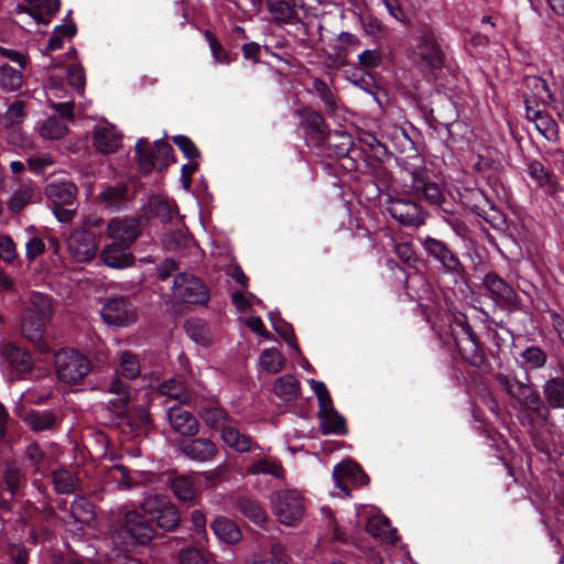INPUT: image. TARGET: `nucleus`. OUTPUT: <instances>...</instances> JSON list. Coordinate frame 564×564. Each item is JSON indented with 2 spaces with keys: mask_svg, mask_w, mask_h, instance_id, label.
Segmentation results:
<instances>
[{
  "mask_svg": "<svg viewBox=\"0 0 564 564\" xmlns=\"http://www.w3.org/2000/svg\"><path fill=\"white\" fill-rule=\"evenodd\" d=\"M246 474L251 476L270 475L281 479L284 477V468L279 460L263 457L250 464L246 469Z\"/></svg>",
  "mask_w": 564,
  "mask_h": 564,
  "instance_id": "obj_36",
  "label": "nucleus"
},
{
  "mask_svg": "<svg viewBox=\"0 0 564 564\" xmlns=\"http://www.w3.org/2000/svg\"><path fill=\"white\" fill-rule=\"evenodd\" d=\"M34 189L29 184H22L14 191L8 202V208L18 213L32 202Z\"/></svg>",
  "mask_w": 564,
  "mask_h": 564,
  "instance_id": "obj_53",
  "label": "nucleus"
},
{
  "mask_svg": "<svg viewBox=\"0 0 564 564\" xmlns=\"http://www.w3.org/2000/svg\"><path fill=\"white\" fill-rule=\"evenodd\" d=\"M140 372L141 368L138 357L130 351L121 352L117 375L122 376L127 380H133L139 377Z\"/></svg>",
  "mask_w": 564,
  "mask_h": 564,
  "instance_id": "obj_49",
  "label": "nucleus"
},
{
  "mask_svg": "<svg viewBox=\"0 0 564 564\" xmlns=\"http://www.w3.org/2000/svg\"><path fill=\"white\" fill-rule=\"evenodd\" d=\"M200 419L203 422L213 430H220L224 431V427H227L229 425V416L228 413L223 409L218 406H209L204 408L199 413Z\"/></svg>",
  "mask_w": 564,
  "mask_h": 564,
  "instance_id": "obj_45",
  "label": "nucleus"
},
{
  "mask_svg": "<svg viewBox=\"0 0 564 564\" xmlns=\"http://www.w3.org/2000/svg\"><path fill=\"white\" fill-rule=\"evenodd\" d=\"M221 438L227 446L238 453H247L251 448V438L230 424L224 427Z\"/></svg>",
  "mask_w": 564,
  "mask_h": 564,
  "instance_id": "obj_43",
  "label": "nucleus"
},
{
  "mask_svg": "<svg viewBox=\"0 0 564 564\" xmlns=\"http://www.w3.org/2000/svg\"><path fill=\"white\" fill-rule=\"evenodd\" d=\"M130 247L111 242L106 245L100 253L102 262L112 269H126L134 263V256L130 252Z\"/></svg>",
  "mask_w": 564,
  "mask_h": 564,
  "instance_id": "obj_20",
  "label": "nucleus"
},
{
  "mask_svg": "<svg viewBox=\"0 0 564 564\" xmlns=\"http://www.w3.org/2000/svg\"><path fill=\"white\" fill-rule=\"evenodd\" d=\"M390 524L387 519L381 517L370 518L366 524V530L368 533L376 538L384 539L387 533L389 532Z\"/></svg>",
  "mask_w": 564,
  "mask_h": 564,
  "instance_id": "obj_63",
  "label": "nucleus"
},
{
  "mask_svg": "<svg viewBox=\"0 0 564 564\" xmlns=\"http://www.w3.org/2000/svg\"><path fill=\"white\" fill-rule=\"evenodd\" d=\"M121 144V135L113 127H97L93 132V145L102 154L116 152Z\"/></svg>",
  "mask_w": 564,
  "mask_h": 564,
  "instance_id": "obj_23",
  "label": "nucleus"
},
{
  "mask_svg": "<svg viewBox=\"0 0 564 564\" xmlns=\"http://www.w3.org/2000/svg\"><path fill=\"white\" fill-rule=\"evenodd\" d=\"M186 334L197 344L208 345L212 341V335L206 322L199 318H192L185 322Z\"/></svg>",
  "mask_w": 564,
  "mask_h": 564,
  "instance_id": "obj_48",
  "label": "nucleus"
},
{
  "mask_svg": "<svg viewBox=\"0 0 564 564\" xmlns=\"http://www.w3.org/2000/svg\"><path fill=\"white\" fill-rule=\"evenodd\" d=\"M272 512L284 525H295L305 514V499L295 489H282L271 496Z\"/></svg>",
  "mask_w": 564,
  "mask_h": 564,
  "instance_id": "obj_6",
  "label": "nucleus"
},
{
  "mask_svg": "<svg viewBox=\"0 0 564 564\" xmlns=\"http://www.w3.org/2000/svg\"><path fill=\"white\" fill-rule=\"evenodd\" d=\"M163 243L169 251L191 249L193 246H195L194 238L189 234L188 229L184 226L166 232L163 239Z\"/></svg>",
  "mask_w": 564,
  "mask_h": 564,
  "instance_id": "obj_35",
  "label": "nucleus"
},
{
  "mask_svg": "<svg viewBox=\"0 0 564 564\" xmlns=\"http://www.w3.org/2000/svg\"><path fill=\"white\" fill-rule=\"evenodd\" d=\"M238 510L258 525L268 520V514L262 506L251 497H239L236 501Z\"/></svg>",
  "mask_w": 564,
  "mask_h": 564,
  "instance_id": "obj_40",
  "label": "nucleus"
},
{
  "mask_svg": "<svg viewBox=\"0 0 564 564\" xmlns=\"http://www.w3.org/2000/svg\"><path fill=\"white\" fill-rule=\"evenodd\" d=\"M135 154L139 166L143 172L149 173L158 169L156 152L153 150V144L148 140L141 139L137 142Z\"/></svg>",
  "mask_w": 564,
  "mask_h": 564,
  "instance_id": "obj_44",
  "label": "nucleus"
},
{
  "mask_svg": "<svg viewBox=\"0 0 564 564\" xmlns=\"http://www.w3.org/2000/svg\"><path fill=\"white\" fill-rule=\"evenodd\" d=\"M394 252L398 259L409 267H413L417 261L416 252L410 242L394 243Z\"/></svg>",
  "mask_w": 564,
  "mask_h": 564,
  "instance_id": "obj_61",
  "label": "nucleus"
},
{
  "mask_svg": "<svg viewBox=\"0 0 564 564\" xmlns=\"http://www.w3.org/2000/svg\"><path fill=\"white\" fill-rule=\"evenodd\" d=\"M524 365L530 369L543 368L549 359L547 352L539 346H529L520 354Z\"/></svg>",
  "mask_w": 564,
  "mask_h": 564,
  "instance_id": "obj_52",
  "label": "nucleus"
},
{
  "mask_svg": "<svg viewBox=\"0 0 564 564\" xmlns=\"http://www.w3.org/2000/svg\"><path fill=\"white\" fill-rule=\"evenodd\" d=\"M141 234V226L134 217H115L106 229V235L112 242L131 247Z\"/></svg>",
  "mask_w": 564,
  "mask_h": 564,
  "instance_id": "obj_13",
  "label": "nucleus"
},
{
  "mask_svg": "<svg viewBox=\"0 0 564 564\" xmlns=\"http://www.w3.org/2000/svg\"><path fill=\"white\" fill-rule=\"evenodd\" d=\"M29 7L25 11L37 22L48 23L51 17H53L59 10V0H25Z\"/></svg>",
  "mask_w": 564,
  "mask_h": 564,
  "instance_id": "obj_30",
  "label": "nucleus"
},
{
  "mask_svg": "<svg viewBox=\"0 0 564 564\" xmlns=\"http://www.w3.org/2000/svg\"><path fill=\"white\" fill-rule=\"evenodd\" d=\"M160 392L182 403L189 401V397L182 381L170 379L160 384Z\"/></svg>",
  "mask_w": 564,
  "mask_h": 564,
  "instance_id": "obj_55",
  "label": "nucleus"
},
{
  "mask_svg": "<svg viewBox=\"0 0 564 564\" xmlns=\"http://www.w3.org/2000/svg\"><path fill=\"white\" fill-rule=\"evenodd\" d=\"M541 398L550 413L564 408V375L547 378L542 384Z\"/></svg>",
  "mask_w": 564,
  "mask_h": 564,
  "instance_id": "obj_22",
  "label": "nucleus"
},
{
  "mask_svg": "<svg viewBox=\"0 0 564 564\" xmlns=\"http://www.w3.org/2000/svg\"><path fill=\"white\" fill-rule=\"evenodd\" d=\"M150 214L162 223H170L177 216V206L161 196H153L149 199Z\"/></svg>",
  "mask_w": 564,
  "mask_h": 564,
  "instance_id": "obj_37",
  "label": "nucleus"
},
{
  "mask_svg": "<svg viewBox=\"0 0 564 564\" xmlns=\"http://www.w3.org/2000/svg\"><path fill=\"white\" fill-rule=\"evenodd\" d=\"M48 321L40 318L31 311H24L21 316L20 333L42 354L50 351L48 344L44 340L45 324Z\"/></svg>",
  "mask_w": 564,
  "mask_h": 564,
  "instance_id": "obj_14",
  "label": "nucleus"
},
{
  "mask_svg": "<svg viewBox=\"0 0 564 564\" xmlns=\"http://www.w3.org/2000/svg\"><path fill=\"white\" fill-rule=\"evenodd\" d=\"M180 564H208L207 555L196 547H184L178 553Z\"/></svg>",
  "mask_w": 564,
  "mask_h": 564,
  "instance_id": "obj_60",
  "label": "nucleus"
},
{
  "mask_svg": "<svg viewBox=\"0 0 564 564\" xmlns=\"http://www.w3.org/2000/svg\"><path fill=\"white\" fill-rule=\"evenodd\" d=\"M313 89L325 104L328 111L334 112L338 108L337 96L324 80L315 78L313 80Z\"/></svg>",
  "mask_w": 564,
  "mask_h": 564,
  "instance_id": "obj_56",
  "label": "nucleus"
},
{
  "mask_svg": "<svg viewBox=\"0 0 564 564\" xmlns=\"http://www.w3.org/2000/svg\"><path fill=\"white\" fill-rule=\"evenodd\" d=\"M167 419L172 429L183 436H195L199 432L197 419L180 405H173L169 409Z\"/></svg>",
  "mask_w": 564,
  "mask_h": 564,
  "instance_id": "obj_19",
  "label": "nucleus"
},
{
  "mask_svg": "<svg viewBox=\"0 0 564 564\" xmlns=\"http://www.w3.org/2000/svg\"><path fill=\"white\" fill-rule=\"evenodd\" d=\"M273 391L282 401L292 402L295 401L301 393V383L295 377L284 375L275 380Z\"/></svg>",
  "mask_w": 564,
  "mask_h": 564,
  "instance_id": "obj_32",
  "label": "nucleus"
},
{
  "mask_svg": "<svg viewBox=\"0 0 564 564\" xmlns=\"http://www.w3.org/2000/svg\"><path fill=\"white\" fill-rule=\"evenodd\" d=\"M267 3V10L272 17V21L278 25L290 24L295 25L302 20L292 7L290 1L286 0H269Z\"/></svg>",
  "mask_w": 564,
  "mask_h": 564,
  "instance_id": "obj_27",
  "label": "nucleus"
},
{
  "mask_svg": "<svg viewBox=\"0 0 564 564\" xmlns=\"http://www.w3.org/2000/svg\"><path fill=\"white\" fill-rule=\"evenodd\" d=\"M54 489L62 495H69L80 489V482L76 474L66 469L59 468L52 475Z\"/></svg>",
  "mask_w": 564,
  "mask_h": 564,
  "instance_id": "obj_38",
  "label": "nucleus"
},
{
  "mask_svg": "<svg viewBox=\"0 0 564 564\" xmlns=\"http://www.w3.org/2000/svg\"><path fill=\"white\" fill-rule=\"evenodd\" d=\"M0 359L7 364L11 371L24 376L33 370L34 362L29 350L21 348L14 341L0 343Z\"/></svg>",
  "mask_w": 564,
  "mask_h": 564,
  "instance_id": "obj_11",
  "label": "nucleus"
},
{
  "mask_svg": "<svg viewBox=\"0 0 564 564\" xmlns=\"http://www.w3.org/2000/svg\"><path fill=\"white\" fill-rule=\"evenodd\" d=\"M417 54L431 68L441 66L443 52L431 32H423L417 44Z\"/></svg>",
  "mask_w": 564,
  "mask_h": 564,
  "instance_id": "obj_24",
  "label": "nucleus"
},
{
  "mask_svg": "<svg viewBox=\"0 0 564 564\" xmlns=\"http://www.w3.org/2000/svg\"><path fill=\"white\" fill-rule=\"evenodd\" d=\"M285 358L276 348L264 349L260 355V364L269 373H278L285 366Z\"/></svg>",
  "mask_w": 564,
  "mask_h": 564,
  "instance_id": "obj_51",
  "label": "nucleus"
},
{
  "mask_svg": "<svg viewBox=\"0 0 564 564\" xmlns=\"http://www.w3.org/2000/svg\"><path fill=\"white\" fill-rule=\"evenodd\" d=\"M69 518L75 523L89 524L95 519V507L84 497H77L70 505Z\"/></svg>",
  "mask_w": 564,
  "mask_h": 564,
  "instance_id": "obj_41",
  "label": "nucleus"
},
{
  "mask_svg": "<svg viewBox=\"0 0 564 564\" xmlns=\"http://www.w3.org/2000/svg\"><path fill=\"white\" fill-rule=\"evenodd\" d=\"M3 481L11 498H13L19 489L26 484V476L23 468L15 463L7 464L3 470Z\"/></svg>",
  "mask_w": 564,
  "mask_h": 564,
  "instance_id": "obj_42",
  "label": "nucleus"
},
{
  "mask_svg": "<svg viewBox=\"0 0 564 564\" xmlns=\"http://www.w3.org/2000/svg\"><path fill=\"white\" fill-rule=\"evenodd\" d=\"M421 243L427 257L440 264L441 272L452 275L455 282L463 278L465 273L463 263L444 241L425 237L421 239Z\"/></svg>",
  "mask_w": 564,
  "mask_h": 564,
  "instance_id": "obj_8",
  "label": "nucleus"
},
{
  "mask_svg": "<svg viewBox=\"0 0 564 564\" xmlns=\"http://www.w3.org/2000/svg\"><path fill=\"white\" fill-rule=\"evenodd\" d=\"M22 70L7 63L0 65V89L6 93L20 90L24 82Z\"/></svg>",
  "mask_w": 564,
  "mask_h": 564,
  "instance_id": "obj_39",
  "label": "nucleus"
},
{
  "mask_svg": "<svg viewBox=\"0 0 564 564\" xmlns=\"http://www.w3.org/2000/svg\"><path fill=\"white\" fill-rule=\"evenodd\" d=\"M319 430L324 435L327 434H346L345 420L333 408H327L318 411Z\"/></svg>",
  "mask_w": 564,
  "mask_h": 564,
  "instance_id": "obj_31",
  "label": "nucleus"
},
{
  "mask_svg": "<svg viewBox=\"0 0 564 564\" xmlns=\"http://www.w3.org/2000/svg\"><path fill=\"white\" fill-rule=\"evenodd\" d=\"M25 118V101L17 99L7 109L1 118L3 129L22 126Z\"/></svg>",
  "mask_w": 564,
  "mask_h": 564,
  "instance_id": "obj_50",
  "label": "nucleus"
},
{
  "mask_svg": "<svg viewBox=\"0 0 564 564\" xmlns=\"http://www.w3.org/2000/svg\"><path fill=\"white\" fill-rule=\"evenodd\" d=\"M528 173L547 194L555 196L557 188L555 176L546 171L541 162H530L528 164Z\"/></svg>",
  "mask_w": 564,
  "mask_h": 564,
  "instance_id": "obj_33",
  "label": "nucleus"
},
{
  "mask_svg": "<svg viewBox=\"0 0 564 564\" xmlns=\"http://www.w3.org/2000/svg\"><path fill=\"white\" fill-rule=\"evenodd\" d=\"M153 150L156 152L158 169H165L172 160L173 148L164 141H156L153 143Z\"/></svg>",
  "mask_w": 564,
  "mask_h": 564,
  "instance_id": "obj_62",
  "label": "nucleus"
},
{
  "mask_svg": "<svg viewBox=\"0 0 564 564\" xmlns=\"http://www.w3.org/2000/svg\"><path fill=\"white\" fill-rule=\"evenodd\" d=\"M333 478L336 487L349 495L348 484L352 486H365L369 482V477L354 462L347 460L335 466Z\"/></svg>",
  "mask_w": 564,
  "mask_h": 564,
  "instance_id": "obj_17",
  "label": "nucleus"
},
{
  "mask_svg": "<svg viewBox=\"0 0 564 564\" xmlns=\"http://www.w3.org/2000/svg\"><path fill=\"white\" fill-rule=\"evenodd\" d=\"M321 147L326 148L337 158L346 156L354 148L351 135L344 130L328 131Z\"/></svg>",
  "mask_w": 564,
  "mask_h": 564,
  "instance_id": "obj_26",
  "label": "nucleus"
},
{
  "mask_svg": "<svg viewBox=\"0 0 564 564\" xmlns=\"http://www.w3.org/2000/svg\"><path fill=\"white\" fill-rule=\"evenodd\" d=\"M495 379L499 387L520 405L530 411L543 426L551 425L552 414L544 404L539 391L530 381V377L525 376V381L517 378H510L503 372H497Z\"/></svg>",
  "mask_w": 564,
  "mask_h": 564,
  "instance_id": "obj_2",
  "label": "nucleus"
},
{
  "mask_svg": "<svg viewBox=\"0 0 564 564\" xmlns=\"http://www.w3.org/2000/svg\"><path fill=\"white\" fill-rule=\"evenodd\" d=\"M388 212L403 226L420 227L425 224L426 213L417 203L409 199H391Z\"/></svg>",
  "mask_w": 564,
  "mask_h": 564,
  "instance_id": "obj_12",
  "label": "nucleus"
},
{
  "mask_svg": "<svg viewBox=\"0 0 564 564\" xmlns=\"http://www.w3.org/2000/svg\"><path fill=\"white\" fill-rule=\"evenodd\" d=\"M127 195V186L124 184H116L107 186L100 194L99 198L108 206H119Z\"/></svg>",
  "mask_w": 564,
  "mask_h": 564,
  "instance_id": "obj_57",
  "label": "nucleus"
},
{
  "mask_svg": "<svg viewBox=\"0 0 564 564\" xmlns=\"http://www.w3.org/2000/svg\"><path fill=\"white\" fill-rule=\"evenodd\" d=\"M411 186L417 194H422L423 198L431 205L443 207L445 195L437 183L429 181L422 172L412 173Z\"/></svg>",
  "mask_w": 564,
  "mask_h": 564,
  "instance_id": "obj_21",
  "label": "nucleus"
},
{
  "mask_svg": "<svg viewBox=\"0 0 564 564\" xmlns=\"http://www.w3.org/2000/svg\"><path fill=\"white\" fill-rule=\"evenodd\" d=\"M449 332L460 356L471 366L480 367L485 361V355L466 316H454L449 323Z\"/></svg>",
  "mask_w": 564,
  "mask_h": 564,
  "instance_id": "obj_4",
  "label": "nucleus"
},
{
  "mask_svg": "<svg viewBox=\"0 0 564 564\" xmlns=\"http://www.w3.org/2000/svg\"><path fill=\"white\" fill-rule=\"evenodd\" d=\"M98 226V220L87 218L83 225L76 228L67 240V250L75 262H89L98 250L96 234L93 227Z\"/></svg>",
  "mask_w": 564,
  "mask_h": 564,
  "instance_id": "obj_7",
  "label": "nucleus"
},
{
  "mask_svg": "<svg viewBox=\"0 0 564 564\" xmlns=\"http://www.w3.org/2000/svg\"><path fill=\"white\" fill-rule=\"evenodd\" d=\"M107 391L115 395L110 402L116 411H121L128 405L130 401L129 386L121 378H113L110 381Z\"/></svg>",
  "mask_w": 564,
  "mask_h": 564,
  "instance_id": "obj_46",
  "label": "nucleus"
},
{
  "mask_svg": "<svg viewBox=\"0 0 564 564\" xmlns=\"http://www.w3.org/2000/svg\"><path fill=\"white\" fill-rule=\"evenodd\" d=\"M484 285L490 292L494 300L501 306L512 310L519 308L517 292L497 273H487L484 278Z\"/></svg>",
  "mask_w": 564,
  "mask_h": 564,
  "instance_id": "obj_16",
  "label": "nucleus"
},
{
  "mask_svg": "<svg viewBox=\"0 0 564 564\" xmlns=\"http://www.w3.org/2000/svg\"><path fill=\"white\" fill-rule=\"evenodd\" d=\"M101 317L108 325L128 327L137 322L138 312L128 297L115 296L104 304Z\"/></svg>",
  "mask_w": 564,
  "mask_h": 564,
  "instance_id": "obj_9",
  "label": "nucleus"
},
{
  "mask_svg": "<svg viewBox=\"0 0 564 564\" xmlns=\"http://www.w3.org/2000/svg\"><path fill=\"white\" fill-rule=\"evenodd\" d=\"M85 73L80 65L72 64L67 68V80L72 87L82 91L85 86Z\"/></svg>",
  "mask_w": 564,
  "mask_h": 564,
  "instance_id": "obj_64",
  "label": "nucleus"
},
{
  "mask_svg": "<svg viewBox=\"0 0 564 564\" xmlns=\"http://www.w3.org/2000/svg\"><path fill=\"white\" fill-rule=\"evenodd\" d=\"M68 132V127L58 117L48 118L41 127V135L45 139L58 140Z\"/></svg>",
  "mask_w": 564,
  "mask_h": 564,
  "instance_id": "obj_54",
  "label": "nucleus"
},
{
  "mask_svg": "<svg viewBox=\"0 0 564 564\" xmlns=\"http://www.w3.org/2000/svg\"><path fill=\"white\" fill-rule=\"evenodd\" d=\"M24 457L33 468L34 474L42 473L45 453L37 443H31L25 447Z\"/></svg>",
  "mask_w": 564,
  "mask_h": 564,
  "instance_id": "obj_59",
  "label": "nucleus"
},
{
  "mask_svg": "<svg viewBox=\"0 0 564 564\" xmlns=\"http://www.w3.org/2000/svg\"><path fill=\"white\" fill-rule=\"evenodd\" d=\"M180 452L191 460L208 462L218 454L217 445L209 438H183L177 443Z\"/></svg>",
  "mask_w": 564,
  "mask_h": 564,
  "instance_id": "obj_15",
  "label": "nucleus"
},
{
  "mask_svg": "<svg viewBox=\"0 0 564 564\" xmlns=\"http://www.w3.org/2000/svg\"><path fill=\"white\" fill-rule=\"evenodd\" d=\"M301 123L304 127L306 134L312 139L315 145H322L325 135L329 129L323 116L310 108H302L297 111Z\"/></svg>",
  "mask_w": 564,
  "mask_h": 564,
  "instance_id": "obj_18",
  "label": "nucleus"
},
{
  "mask_svg": "<svg viewBox=\"0 0 564 564\" xmlns=\"http://www.w3.org/2000/svg\"><path fill=\"white\" fill-rule=\"evenodd\" d=\"M210 528L219 540L228 544L238 543L242 538L239 527L226 517L216 518L212 522Z\"/></svg>",
  "mask_w": 564,
  "mask_h": 564,
  "instance_id": "obj_29",
  "label": "nucleus"
},
{
  "mask_svg": "<svg viewBox=\"0 0 564 564\" xmlns=\"http://www.w3.org/2000/svg\"><path fill=\"white\" fill-rule=\"evenodd\" d=\"M170 489L183 502L194 503L198 496V486L192 476L180 475L171 478Z\"/></svg>",
  "mask_w": 564,
  "mask_h": 564,
  "instance_id": "obj_28",
  "label": "nucleus"
},
{
  "mask_svg": "<svg viewBox=\"0 0 564 564\" xmlns=\"http://www.w3.org/2000/svg\"><path fill=\"white\" fill-rule=\"evenodd\" d=\"M57 378L67 384H78L91 371L90 360L75 349H61L55 354Z\"/></svg>",
  "mask_w": 564,
  "mask_h": 564,
  "instance_id": "obj_5",
  "label": "nucleus"
},
{
  "mask_svg": "<svg viewBox=\"0 0 564 564\" xmlns=\"http://www.w3.org/2000/svg\"><path fill=\"white\" fill-rule=\"evenodd\" d=\"M22 421L34 432H43L54 429L56 416L52 411L32 410L25 413Z\"/></svg>",
  "mask_w": 564,
  "mask_h": 564,
  "instance_id": "obj_34",
  "label": "nucleus"
},
{
  "mask_svg": "<svg viewBox=\"0 0 564 564\" xmlns=\"http://www.w3.org/2000/svg\"><path fill=\"white\" fill-rule=\"evenodd\" d=\"M156 534V528L141 510L120 512L109 527L113 545L123 552L149 545Z\"/></svg>",
  "mask_w": 564,
  "mask_h": 564,
  "instance_id": "obj_1",
  "label": "nucleus"
},
{
  "mask_svg": "<svg viewBox=\"0 0 564 564\" xmlns=\"http://www.w3.org/2000/svg\"><path fill=\"white\" fill-rule=\"evenodd\" d=\"M173 295L189 304L204 305L209 300L206 285L196 276L180 273L174 279Z\"/></svg>",
  "mask_w": 564,
  "mask_h": 564,
  "instance_id": "obj_10",
  "label": "nucleus"
},
{
  "mask_svg": "<svg viewBox=\"0 0 564 564\" xmlns=\"http://www.w3.org/2000/svg\"><path fill=\"white\" fill-rule=\"evenodd\" d=\"M77 188L70 182L50 183L45 187V195L52 203V206H74Z\"/></svg>",
  "mask_w": 564,
  "mask_h": 564,
  "instance_id": "obj_25",
  "label": "nucleus"
},
{
  "mask_svg": "<svg viewBox=\"0 0 564 564\" xmlns=\"http://www.w3.org/2000/svg\"><path fill=\"white\" fill-rule=\"evenodd\" d=\"M140 510L156 528L172 532L181 523V516L176 506L165 496L150 494L140 503Z\"/></svg>",
  "mask_w": 564,
  "mask_h": 564,
  "instance_id": "obj_3",
  "label": "nucleus"
},
{
  "mask_svg": "<svg viewBox=\"0 0 564 564\" xmlns=\"http://www.w3.org/2000/svg\"><path fill=\"white\" fill-rule=\"evenodd\" d=\"M7 142L19 149H29L32 141L29 135L23 131L22 126L3 129Z\"/></svg>",
  "mask_w": 564,
  "mask_h": 564,
  "instance_id": "obj_58",
  "label": "nucleus"
},
{
  "mask_svg": "<svg viewBox=\"0 0 564 564\" xmlns=\"http://www.w3.org/2000/svg\"><path fill=\"white\" fill-rule=\"evenodd\" d=\"M24 311H31L40 318L51 319L53 315L52 299L40 292H32L29 297V307Z\"/></svg>",
  "mask_w": 564,
  "mask_h": 564,
  "instance_id": "obj_47",
  "label": "nucleus"
}]
</instances>
